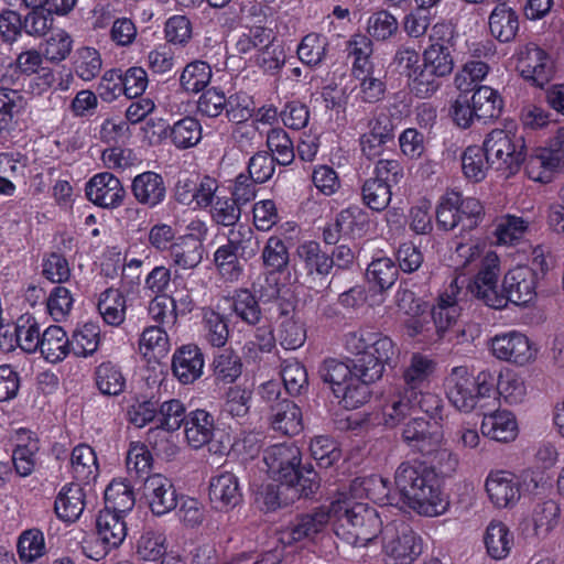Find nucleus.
<instances>
[{
  "instance_id": "obj_35",
  "label": "nucleus",
  "mask_w": 564,
  "mask_h": 564,
  "mask_svg": "<svg viewBox=\"0 0 564 564\" xmlns=\"http://www.w3.org/2000/svg\"><path fill=\"white\" fill-rule=\"evenodd\" d=\"M224 246L240 254L243 260L249 261L259 252L260 240L249 225L239 224L229 229L227 243Z\"/></svg>"
},
{
  "instance_id": "obj_14",
  "label": "nucleus",
  "mask_w": 564,
  "mask_h": 564,
  "mask_svg": "<svg viewBox=\"0 0 564 564\" xmlns=\"http://www.w3.org/2000/svg\"><path fill=\"white\" fill-rule=\"evenodd\" d=\"M437 369V362L430 355L414 352L403 368L402 379L405 398L412 402L419 392L430 387Z\"/></svg>"
},
{
  "instance_id": "obj_34",
  "label": "nucleus",
  "mask_w": 564,
  "mask_h": 564,
  "mask_svg": "<svg viewBox=\"0 0 564 564\" xmlns=\"http://www.w3.org/2000/svg\"><path fill=\"white\" fill-rule=\"evenodd\" d=\"M561 506L554 499L538 502L532 509L531 523L538 538L547 536L561 520Z\"/></svg>"
},
{
  "instance_id": "obj_4",
  "label": "nucleus",
  "mask_w": 564,
  "mask_h": 564,
  "mask_svg": "<svg viewBox=\"0 0 564 564\" xmlns=\"http://www.w3.org/2000/svg\"><path fill=\"white\" fill-rule=\"evenodd\" d=\"M386 508L380 510L368 503H350L348 500L333 501L325 513L319 507V523L325 517H336V534L354 546H366L379 533L383 534Z\"/></svg>"
},
{
  "instance_id": "obj_45",
  "label": "nucleus",
  "mask_w": 564,
  "mask_h": 564,
  "mask_svg": "<svg viewBox=\"0 0 564 564\" xmlns=\"http://www.w3.org/2000/svg\"><path fill=\"white\" fill-rule=\"evenodd\" d=\"M213 371L216 381L234 383L242 372L241 359L234 350L225 349L214 357Z\"/></svg>"
},
{
  "instance_id": "obj_23",
  "label": "nucleus",
  "mask_w": 564,
  "mask_h": 564,
  "mask_svg": "<svg viewBox=\"0 0 564 564\" xmlns=\"http://www.w3.org/2000/svg\"><path fill=\"white\" fill-rule=\"evenodd\" d=\"M349 494L350 498L354 499L368 498L375 502L382 503L386 509L394 503V497L390 492L388 479L379 475L355 478L350 484Z\"/></svg>"
},
{
  "instance_id": "obj_13",
  "label": "nucleus",
  "mask_w": 564,
  "mask_h": 564,
  "mask_svg": "<svg viewBox=\"0 0 564 564\" xmlns=\"http://www.w3.org/2000/svg\"><path fill=\"white\" fill-rule=\"evenodd\" d=\"M191 232L171 245V258L182 269H194L203 260V240L207 236V227L202 220H193L188 225Z\"/></svg>"
},
{
  "instance_id": "obj_5",
  "label": "nucleus",
  "mask_w": 564,
  "mask_h": 564,
  "mask_svg": "<svg viewBox=\"0 0 564 564\" xmlns=\"http://www.w3.org/2000/svg\"><path fill=\"white\" fill-rule=\"evenodd\" d=\"M263 460L276 481H288L299 487H316L317 471L308 462L302 464L300 448L292 443H281L264 451Z\"/></svg>"
},
{
  "instance_id": "obj_33",
  "label": "nucleus",
  "mask_w": 564,
  "mask_h": 564,
  "mask_svg": "<svg viewBox=\"0 0 564 564\" xmlns=\"http://www.w3.org/2000/svg\"><path fill=\"white\" fill-rule=\"evenodd\" d=\"M70 468L77 481L83 484L94 481L99 474L95 451L86 444L75 446L70 454Z\"/></svg>"
},
{
  "instance_id": "obj_49",
  "label": "nucleus",
  "mask_w": 564,
  "mask_h": 564,
  "mask_svg": "<svg viewBox=\"0 0 564 564\" xmlns=\"http://www.w3.org/2000/svg\"><path fill=\"white\" fill-rule=\"evenodd\" d=\"M166 549L165 534L152 529L144 530L135 544L137 555L149 562L160 560L165 554Z\"/></svg>"
},
{
  "instance_id": "obj_55",
  "label": "nucleus",
  "mask_w": 564,
  "mask_h": 564,
  "mask_svg": "<svg viewBox=\"0 0 564 564\" xmlns=\"http://www.w3.org/2000/svg\"><path fill=\"white\" fill-rule=\"evenodd\" d=\"M210 78V66L204 61H194L184 67L180 84L188 93H198L209 84Z\"/></svg>"
},
{
  "instance_id": "obj_64",
  "label": "nucleus",
  "mask_w": 564,
  "mask_h": 564,
  "mask_svg": "<svg viewBox=\"0 0 564 564\" xmlns=\"http://www.w3.org/2000/svg\"><path fill=\"white\" fill-rule=\"evenodd\" d=\"M101 57L96 48L84 46L77 50L74 70L83 80L96 78L101 70Z\"/></svg>"
},
{
  "instance_id": "obj_29",
  "label": "nucleus",
  "mask_w": 564,
  "mask_h": 564,
  "mask_svg": "<svg viewBox=\"0 0 564 564\" xmlns=\"http://www.w3.org/2000/svg\"><path fill=\"white\" fill-rule=\"evenodd\" d=\"M489 31L499 42L508 43L512 41L519 30V19L517 12L506 3L497 4L488 19Z\"/></svg>"
},
{
  "instance_id": "obj_2",
  "label": "nucleus",
  "mask_w": 564,
  "mask_h": 564,
  "mask_svg": "<svg viewBox=\"0 0 564 564\" xmlns=\"http://www.w3.org/2000/svg\"><path fill=\"white\" fill-rule=\"evenodd\" d=\"M345 349L355 356L354 377L344 387L335 388V397L345 409L354 410L368 401L369 386L382 377L395 348L391 338L382 333L359 328L345 336Z\"/></svg>"
},
{
  "instance_id": "obj_25",
  "label": "nucleus",
  "mask_w": 564,
  "mask_h": 564,
  "mask_svg": "<svg viewBox=\"0 0 564 564\" xmlns=\"http://www.w3.org/2000/svg\"><path fill=\"white\" fill-rule=\"evenodd\" d=\"M85 492L79 484L62 487L54 502V511L58 519L73 523L79 519L85 509Z\"/></svg>"
},
{
  "instance_id": "obj_60",
  "label": "nucleus",
  "mask_w": 564,
  "mask_h": 564,
  "mask_svg": "<svg viewBox=\"0 0 564 564\" xmlns=\"http://www.w3.org/2000/svg\"><path fill=\"white\" fill-rule=\"evenodd\" d=\"M460 313L458 305L448 297H438L437 303L431 310L434 327L437 338H442L444 334L456 323Z\"/></svg>"
},
{
  "instance_id": "obj_56",
  "label": "nucleus",
  "mask_w": 564,
  "mask_h": 564,
  "mask_svg": "<svg viewBox=\"0 0 564 564\" xmlns=\"http://www.w3.org/2000/svg\"><path fill=\"white\" fill-rule=\"evenodd\" d=\"M471 104L476 110L477 119L497 118L501 111V98L496 90L488 86H480L474 91Z\"/></svg>"
},
{
  "instance_id": "obj_19",
  "label": "nucleus",
  "mask_w": 564,
  "mask_h": 564,
  "mask_svg": "<svg viewBox=\"0 0 564 564\" xmlns=\"http://www.w3.org/2000/svg\"><path fill=\"white\" fill-rule=\"evenodd\" d=\"M564 165L547 145L535 148L525 161V175L533 182L549 184Z\"/></svg>"
},
{
  "instance_id": "obj_53",
  "label": "nucleus",
  "mask_w": 564,
  "mask_h": 564,
  "mask_svg": "<svg viewBox=\"0 0 564 564\" xmlns=\"http://www.w3.org/2000/svg\"><path fill=\"white\" fill-rule=\"evenodd\" d=\"M267 147L278 164L285 166L294 161L293 141L282 128H274L268 132Z\"/></svg>"
},
{
  "instance_id": "obj_22",
  "label": "nucleus",
  "mask_w": 564,
  "mask_h": 564,
  "mask_svg": "<svg viewBox=\"0 0 564 564\" xmlns=\"http://www.w3.org/2000/svg\"><path fill=\"white\" fill-rule=\"evenodd\" d=\"M131 192L139 204L153 208L165 199L166 186L160 174L147 171L132 180Z\"/></svg>"
},
{
  "instance_id": "obj_30",
  "label": "nucleus",
  "mask_w": 564,
  "mask_h": 564,
  "mask_svg": "<svg viewBox=\"0 0 564 564\" xmlns=\"http://www.w3.org/2000/svg\"><path fill=\"white\" fill-rule=\"evenodd\" d=\"M39 349L46 361L61 362L72 352L70 339L61 326L52 325L42 333Z\"/></svg>"
},
{
  "instance_id": "obj_51",
  "label": "nucleus",
  "mask_w": 564,
  "mask_h": 564,
  "mask_svg": "<svg viewBox=\"0 0 564 564\" xmlns=\"http://www.w3.org/2000/svg\"><path fill=\"white\" fill-rule=\"evenodd\" d=\"M436 223L443 230H453L460 225L459 193L446 192L438 200L436 207Z\"/></svg>"
},
{
  "instance_id": "obj_3",
  "label": "nucleus",
  "mask_w": 564,
  "mask_h": 564,
  "mask_svg": "<svg viewBox=\"0 0 564 564\" xmlns=\"http://www.w3.org/2000/svg\"><path fill=\"white\" fill-rule=\"evenodd\" d=\"M394 485L403 502L421 516L437 517L448 508L435 471L423 464L401 463L394 474Z\"/></svg>"
},
{
  "instance_id": "obj_52",
  "label": "nucleus",
  "mask_w": 564,
  "mask_h": 564,
  "mask_svg": "<svg viewBox=\"0 0 564 564\" xmlns=\"http://www.w3.org/2000/svg\"><path fill=\"white\" fill-rule=\"evenodd\" d=\"M73 50L72 36L62 29L52 31L45 42L42 44V54L44 58L53 64L65 61Z\"/></svg>"
},
{
  "instance_id": "obj_39",
  "label": "nucleus",
  "mask_w": 564,
  "mask_h": 564,
  "mask_svg": "<svg viewBox=\"0 0 564 564\" xmlns=\"http://www.w3.org/2000/svg\"><path fill=\"white\" fill-rule=\"evenodd\" d=\"M259 299L248 289H239L232 296L231 308L235 315L249 326H257L262 319Z\"/></svg>"
},
{
  "instance_id": "obj_8",
  "label": "nucleus",
  "mask_w": 564,
  "mask_h": 564,
  "mask_svg": "<svg viewBox=\"0 0 564 564\" xmlns=\"http://www.w3.org/2000/svg\"><path fill=\"white\" fill-rule=\"evenodd\" d=\"M482 148L491 166L507 174L516 173L524 161L523 138L508 130H492L487 134Z\"/></svg>"
},
{
  "instance_id": "obj_37",
  "label": "nucleus",
  "mask_w": 564,
  "mask_h": 564,
  "mask_svg": "<svg viewBox=\"0 0 564 564\" xmlns=\"http://www.w3.org/2000/svg\"><path fill=\"white\" fill-rule=\"evenodd\" d=\"M97 308L106 324L119 326L126 318V297L118 289L109 288L100 294Z\"/></svg>"
},
{
  "instance_id": "obj_32",
  "label": "nucleus",
  "mask_w": 564,
  "mask_h": 564,
  "mask_svg": "<svg viewBox=\"0 0 564 564\" xmlns=\"http://www.w3.org/2000/svg\"><path fill=\"white\" fill-rule=\"evenodd\" d=\"M402 431L403 441L413 449L421 453L423 443H432V433L443 432L437 420L426 419L416 414L409 416Z\"/></svg>"
},
{
  "instance_id": "obj_24",
  "label": "nucleus",
  "mask_w": 564,
  "mask_h": 564,
  "mask_svg": "<svg viewBox=\"0 0 564 564\" xmlns=\"http://www.w3.org/2000/svg\"><path fill=\"white\" fill-rule=\"evenodd\" d=\"M184 432L189 446L195 449L202 448L214 437V416L203 409L191 411L184 423Z\"/></svg>"
},
{
  "instance_id": "obj_41",
  "label": "nucleus",
  "mask_w": 564,
  "mask_h": 564,
  "mask_svg": "<svg viewBox=\"0 0 564 564\" xmlns=\"http://www.w3.org/2000/svg\"><path fill=\"white\" fill-rule=\"evenodd\" d=\"M203 330L206 341L216 348L224 347L229 338L228 319L213 308L203 310Z\"/></svg>"
},
{
  "instance_id": "obj_20",
  "label": "nucleus",
  "mask_w": 564,
  "mask_h": 564,
  "mask_svg": "<svg viewBox=\"0 0 564 564\" xmlns=\"http://www.w3.org/2000/svg\"><path fill=\"white\" fill-rule=\"evenodd\" d=\"M204 355L196 345H185L176 349L172 359V371L183 384L195 382L203 375Z\"/></svg>"
},
{
  "instance_id": "obj_46",
  "label": "nucleus",
  "mask_w": 564,
  "mask_h": 564,
  "mask_svg": "<svg viewBox=\"0 0 564 564\" xmlns=\"http://www.w3.org/2000/svg\"><path fill=\"white\" fill-rule=\"evenodd\" d=\"M95 380L99 391L106 395H118L126 387L121 369L111 361L101 362L96 368Z\"/></svg>"
},
{
  "instance_id": "obj_26",
  "label": "nucleus",
  "mask_w": 564,
  "mask_h": 564,
  "mask_svg": "<svg viewBox=\"0 0 564 564\" xmlns=\"http://www.w3.org/2000/svg\"><path fill=\"white\" fill-rule=\"evenodd\" d=\"M531 221L522 216L503 214L494 221L492 236L498 246L512 247L520 243L530 228Z\"/></svg>"
},
{
  "instance_id": "obj_27",
  "label": "nucleus",
  "mask_w": 564,
  "mask_h": 564,
  "mask_svg": "<svg viewBox=\"0 0 564 564\" xmlns=\"http://www.w3.org/2000/svg\"><path fill=\"white\" fill-rule=\"evenodd\" d=\"M432 443H423L421 454L425 456L442 474H453L459 464L458 455L446 446L444 432L432 433Z\"/></svg>"
},
{
  "instance_id": "obj_61",
  "label": "nucleus",
  "mask_w": 564,
  "mask_h": 564,
  "mask_svg": "<svg viewBox=\"0 0 564 564\" xmlns=\"http://www.w3.org/2000/svg\"><path fill=\"white\" fill-rule=\"evenodd\" d=\"M441 78L444 77L434 74L422 64L414 74L410 75L409 87L416 97L429 98L440 89Z\"/></svg>"
},
{
  "instance_id": "obj_6",
  "label": "nucleus",
  "mask_w": 564,
  "mask_h": 564,
  "mask_svg": "<svg viewBox=\"0 0 564 564\" xmlns=\"http://www.w3.org/2000/svg\"><path fill=\"white\" fill-rule=\"evenodd\" d=\"M494 377L481 371L474 376L465 366L454 367L445 381L446 397L460 412L469 413L480 399L489 398L494 389Z\"/></svg>"
},
{
  "instance_id": "obj_15",
  "label": "nucleus",
  "mask_w": 564,
  "mask_h": 564,
  "mask_svg": "<svg viewBox=\"0 0 564 564\" xmlns=\"http://www.w3.org/2000/svg\"><path fill=\"white\" fill-rule=\"evenodd\" d=\"M142 497L155 516L166 514L177 506L174 485L162 474H153L144 479Z\"/></svg>"
},
{
  "instance_id": "obj_44",
  "label": "nucleus",
  "mask_w": 564,
  "mask_h": 564,
  "mask_svg": "<svg viewBox=\"0 0 564 564\" xmlns=\"http://www.w3.org/2000/svg\"><path fill=\"white\" fill-rule=\"evenodd\" d=\"M169 135L177 149L193 148L202 139V126L197 119L185 117L170 128Z\"/></svg>"
},
{
  "instance_id": "obj_11",
  "label": "nucleus",
  "mask_w": 564,
  "mask_h": 564,
  "mask_svg": "<svg viewBox=\"0 0 564 564\" xmlns=\"http://www.w3.org/2000/svg\"><path fill=\"white\" fill-rule=\"evenodd\" d=\"M492 355L518 367L535 362L540 348L535 341L519 330H509L495 335L490 339Z\"/></svg>"
},
{
  "instance_id": "obj_57",
  "label": "nucleus",
  "mask_w": 564,
  "mask_h": 564,
  "mask_svg": "<svg viewBox=\"0 0 564 564\" xmlns=\"http://www.w3.org/2000/svg\"><path fill=\"white\" fill-rule=\"evenodd\" d=\"M106 507L123 514L134 506V494L131 486L121 480L111 481L105 490Z\"/></svg>"
},
{
  "instance_id": "obj_38",
  "label": "nucleus",
  "mask_w": 564,
  "mask_h": 564,
  "mask_svg": "<svg viewBox=\"0 0 564 564\" xmlns=\"http://www.w3.org/2000/svg\"><path fill=\"white\" fill-rule=\"evenodd\" d=\"M399 31L397 18L387 10L372 12L366 22V34L371 42H387Z\"/></svg>"
},
{
  "instance_id": "obj_9",
  "label": "nucleus",
  "mask_w": 564,
  "mask_h": 564,
  "mask_svg": "<svg viewBox=\"0 0 564 564\" xmlns=\"http://www.w3.org/2000/svg\"><path fill=\"white\" fill-rule=\"evenodd\" d=\"M422 553L421 538L404 522L386 524L382 554L387 564H413Z\"/></svg>"
},
{
  "instance_id": "obj_62",
  "label": "nucleus",
  "mask_w": 564,
  "mask_h": 564,
  "mask_svg": "<svg viewBox=\"0 0 564 564\" xmlns=\"http://www.w3.org/2000/svg\"><path fill=\"white\" fill-rule=\"evenodd\" d=\"M284 388L290 395H301L308 389L306 369L299 361H284L281 369Z\"/></svg>"
},
{
  "instance_id": "obj_58",
  "label": "nucleus",
  "mask_w": 564,
  "mask_h": 564,
  "mask_svg": "<svg viewBox=\"0 0 564 564\" xmlns=\"http://www.w3.org/2000/svg\"><path fill=\"white\" fill-rule=\"evenodd\" d=\"M398 268L391 258L380 257L373 259L367 268L366 276L370 283L381 290L390 289L398 279Z\"/></svg>"
},
{
  "instance_id": "obj_43",
  "label": "nucleus",
  "mask_w": 564,
  "mask_h": 564,
  "mask_svg": "<svg viewBox=\"0 0 564 564\" xmlns=\"http://www.w3.org/2000/svg\"><path fill=\"white\" fill-rule=\"evenodd\" d=\"M491 165L484 148L469 145L462 154V170L466 178L473 182L482 181Z\"/></svg>"
},
{
  "instance_id": "obj_54",
  "label": "nucleus",
  "mask_w": 564,
  "mask_h": 564,
  "mask_svg": "<svg viewBox=\"0 0 564 564\" xmlns=\"http://www.w3.org/2000/svg\"><path fill=\"white\" fill-rule=\"evenodd\" d=\"M150 318L164 328H172L177 322L176 301L169 295H155L149 303Z\"/></svg>"
},
{
  "instance_id": "obj_16",
  "label": "nucleus",
  "mask_w": 564,
  "mask_h": 564,
  "mask_svg": "<svg viewBox=\"0 0 564 564\" xmlns=\"http://www.w3.org/2000/svg\"><path fill=\"white\" fill-rule=\"evenodd\" d=\"M86 196L102 208H117L122 205L126 189L120 180L109 172L98 173L86 184Z\"/></svg>"
},
{
  "instance_id": "obj_12",
  "label": "nucleus",
  "mask_w": 564,
  "mask_h": 564,
  "mask_svg": "<svg viewBox=\"0 0 564 564\" xmlns=\"http://www.w3.org/2000/svg\"><path fill=\"white\" fill-rule=\"evenodd\" d=\"M517 69L524 80L543 87L553 77L554 62L546 51L529 43L517 53Z\"/></svg>"
},
{
  "instance_id": "obj_18",
  "label": "nucleus",
  "mask_w": 564,
  "mask_h": 564,
  "mask_svg": "<svg viewBox=\"0 0 564 564\" xmlns=\"http://www.w3.org/2000/svg\"><path fill=\"white\" fill-rule=\"evenodd\" d=\"M208 497L217 510H229L242 500L238 477L231 471H223L209 480Z\"/></svg>"
},
{
  "instance_id": "obj_1",
  "label": "nucleus",
  "mask_w": 564,
  "mask_h": 564,
  "mask_svg": "<svg viewBox=\"0 0 564 564\" xmlns=\"http://www.w3.org/2000/svg\"><path fill=\"white\" fill-rule=\"evenodd\" d=\"M457 269L473 273L468 291L486 306L502 311L509 304L527 307L538 297L539 273L528 265H516L502 275L501 257L486 241L458 243Z\"/></svg>"
},
{
  "instance_id": "obj_10",
  "label": "nucleus",
  "mask_w": 564,
  "mask_h": 564,
  "mask_svg": "<svg viewBox=\"0 0 564 564\" xmlns=\"http://www.w3.org/2000/svg\"><path fill=\"white\" fill-rule=\"evenodd\" d=\"M127 536L123 514L105 507L96 518V539L86 541L85 554L95 561L104 558L111 550L119 547Z\"/></svg>"
},
{
  "instance_id": "obj_28",
  "label": "nucleus",
  "mask_w": 564,
  "mask_h": 564,
  "mask_svg": "<svg viewBox=\"0 0 564 564\" xmlns=\"http://www.w3.org/2000/svg\"><path fill=\"white\" fill-rule=\"evenodd\" d=\"M271 426L284 435H297L303 430L301 409L291 400L282 399L271 405Z\"/></svg>"
},
{
  "instance_id": "obj_17",
  "label": "nucleus",
  "mask_w": 564,
  "mask_h": 564,
  "mask_svg": "<svg viewBox=\"0 0 564 564\" xmlns=\"http://www.w3.org/2000/svg\"><path fill=\"white\" fill-rule=\"evenodd\" d=\"M263 485L257 492V501L265 511H275L281 507L293 503L301 497L308 498L315 494L311 487H299L288 481H278Z\"/></svg>"
},
{
  "instance_id": "obj_63",
  "label": "nucleus",
  "mask_w": 564,
  "mask_h": 564,
  "mask_svg": "<svg viewBox=\"0 0 564 564\" xmlns=\"http://www.w3.org/2000/svg\"><path fill=\"white\" fill-rule=\"evenodd\" d=\"M452 51L447 47L427 45L423 52V65L434 74L446 77L452 74L455 65Z\"/></svg>"
},
{
  "instance_id": "obj_47",
  "label": "nucleus",
  "mask_w": 564,
  "mask_h": 564,
  "mask_svg": "<svg viewBox=\"0 0 564 564\" xmlns=\"http://www.w3.org/2000/svg\"><path fill=\"white\" fill-rule=\"evenodd\" d=\"M497 390L500 398L510 405L522 403L528 394L524 378L511 370L500 373Z\"/></svg>"
},
{
  "instance_id": "obj_7",
  "label": "nucleus",
  "mask_w": 564,
  "mask_h": 564,
  "mask_svg": "<svg viewBox=\"0 0 564 564\" xmlns=\"http://www.w3.org/2000/svg\"><path fill=\"white\" fill-rule=\"evenodd\" d=\"M540 475L524 470L519 475L507 470H491L485 481L490 502L498 509L513 508L523 492H533L540 485Z\"/></svg>"
},
{
  "instance_id": "obj_50",
  "label": "nucleus",
  "mask_w": 564,
  "mask_h": 564,
  "mask_svg": "<svg viewBox=\"0 0 564 564\" xmlns=\"http://www.w3.org/2000/svg\"><path fill=\"white\" fill-rule=\"evenodd\" d=\"M99 341V327L93 323H86L73 333L70 349L76 357H88L97 351Z\"/></svg>"
},
{
  "instance_id": "obj_31",
  "label": "nucleus",
  "mask_w": 564,
  "mask_h": 564,
  "mask_svg": "<svg viewBox=\"0 0 564 564\" xmlns=\"http://www.w3.org/2000/svg\"><path fill=\"white\" fill-rule=\"evenodd\" d=\"M484 542L490 557L503 560L510 554L514 538L507 524L494 520L486 528Z\"/></svg>"
},
{
  "instance_id": "obj_21",
  "label": "nucleus",
  "mask_w": 564,
  "mask_h": 564,
  "mask_svg": "<svg viewBox=\"0 0 564 564\" xmlns=\"http://www.w3.org/2000/svg\"><path fill=\"white\" fill-rule=\"evenodd\" d=\"M480 429L484 436L500 443L514 441L519 433L517 417L508 410H496L485 414Z\"/></svg>"
},
{
  "instance_id": "obj_42",
  "label": "nucleus",
  "mask_w": 564,
  "mask_h": 564,
  "mask_svg": "<svg viewBox=\"0 0 564 564\" xmlns=\"http://www.w3.org/2000/svg\"><path fill=\"white\" fill-rule=\"evenodd\" d=\"M248 260L240 258V254L231 251L224 245L218 247L214 253V263L220 276L228 282L239 281L245 272V264Z\"/></svg>"
},
{
  "instance_id": "obj_40",
  "label": "nucleus",
  "mask_w": 564,
  "mask_h": 564,
  "mask_svg": "<svg viewBox=\"0 0 564 564\" xmlns=\"http://www.w3.org/2000/svg\"><path fill=\"white\" fill-rule=\"evenodd\" d=\"M187 417L184 404L177 399L164 401L158 409L156 426L149 430V438L158 430L165 432L177 431Z\"/></svg>"
},
{
  "instance_id": "obj_59",
  "label": "nucleus",
  "mask_w": 564,
  "mask_h": 564,
  "mask_svg": "<svg viewBox=\"0 0 564 564\" xmlns=\"http://www.w3.org/2000/svg\"><path fill=\"white\" fill-rule=\"evenodd\" d=\"M139 350L144 356L152 352L155 357H163L170 350V339L166 328L161 326L147 327L139 339Z\"/></svg>"
},
{
  "instance_id": "obj_48",
  "label": "nucleus",
  "mask_w": 564,
  "mask_h": 564,
  "mask_svg": "<svg viewBox=\"0 0 564 564\" xmlns=\"http://www.w3.org/2000/svg\"><path fill=\"white\" fill-rule=\"evenodd\" d=\"M17 345L25 352L33 354L41 346V330L36 319L31 315H22L14 326Z\"/></svg>"
},
{
  "instance_id": "obj_36",
  "label": "nucleus",
  "mask_w": 564,
  "mask_h": 564,
  "mask_svg": "<svg viewBox=\"0 0 564 564\" xmlns=\"http://www.w3.org/2000/svg\"><path fill=\"white\" fill-rule=\"evenodd\" d=\"M348 56L352 58V75L362 76L366 73H373L371 55L373 42L361 33L351 35L347 42Z\"/></svg>"
}]
</instances>
